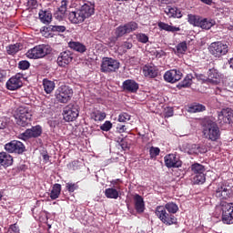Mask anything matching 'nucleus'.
<instances>
[{"mask_svg": "<svg viewBox=\"0 0 233 233\" xmlns=\"http://www.w3.org/2000/svg\"><path fill=\"white\" fill-rule=\"evenodd\" d=\"M202 127V133L205 139L216 142L221 137V131L219 130L217 122H214L211 119H205Z\"/></svg>", "mask_w": 233, "mask_h": 233, "instance_id": "obj_1", "label": "nucleus"}, {"mask_svg": "<svg viewBox=\"0 0 233 233\" xmlns=\"http://www.w3.org/2000/svg\"><path fill=\"white\" fill-rule=\"evenodd\" d=\"M187 21L193 26H198L202 28V30H210L214 25H216V20L212 18H203L196 15H188Z\"/></svg>", "mask_w": 233, "mask_h": 233, "instance_id": "obj_2", "label": "nucleus"}, {"mask_svg": "<svg viewBox=\"0 0 233 233\" xmlns=\"http://www.w3.org/2000/svg\"><path fill=\"white\" fill-rule=\"evenodd\" d=\"M15 123L17 126L25 127L31 123L32 113L30 107L19 106L15 115Z\"/></svg>", "mask_w": 233, "mask_h": 233, "instance_id": "obj_3", "label": "nucleus"}, {"mask_svg": "<svg viewBox=\"0 0 233 233\" xmlns=\"http://www.w3.org/2000/svg\"><path fill=\"white\" fill-rule=\"evenodd\" d=\"M155 216L162 222L164 225L171 226L177 225V218L175 217L170 212H167L163 206H157L155 208Z\"/></svg>", "mask_w": 233, "mask_h": 233, "instance_id": "obj_4", "label": "nucleus"}, {"mask_svg": "<svg viewBox=\"0 0 233 233\" xmlns=\"http://www.w3.org/2000/svg\"><path fill=\"white\" fill-rule=\"evenodd\" d=\"M51 53V48L47 45L35 46L29 49L26 53V56L29 59H42Z\"/></svg>", "mask_w": 233, "mask_h": 233, "instance_id": "obj_5", "label": "nucleus"}, {"mask_svg": "<svg viewBox=\"0 0 233 233\" xmlns=\"http://www.w3.org/2000/svg\"><path fill=\"white\" fill-rule=\"evenodd\" d=\"M55 96L58 103L66 104L72 99L73 89L66 85H62L56 90Z\"/></svg>", "mask_w": 233, "mask_h": 233, "instance_id": "obj_6", "label": "nucleus"}, {"mask_svg": "<svg viewBox=\"0 0 233 233\" xmlns=\"http://www.w3.org/2000/svg\"><path fill=\"white\" fill-rule=\"evenodd\" d=\"M221 221L224 225H233V202H220Z\"/></svg>", "mask_w": 233, "mask_h": 233, "instance_id": "obj_7", "label": "nucleus"}, {"mask_svg": "<svg viewBox=\"0 0 233 233\" xmlns=\"http://www.w3.org/2000/svg\"><path fill=\"white\" fill-rule=\"evenodd\" d=\"M208 51L216 58H221L223 56L228 55V46L223 42H213L208 46Z\"/></svg>", "mask_w": 233, "mask_h": 233, "instance_id": "obj_8", "label": "nucleus"}, {"mask_svg": "<svg viewBox=\"0 0 233 233\" xmlns=\"http://www.w3.org/2000/svg\"><path fill=\"white\" fill-rule=\"evenodd\" d=\"M120 68V62L112 57H104L101 64V72L104 74L115 73Z\"/></svg>", "mask_w": 233, "mask_h": 233, "instance_id": "obj_9", "label": "nucleus"}, {"mask_svg": "<svg viewBox=\"0 0 233 233\" xmlns=\"http://www.w3.org/2000/svg\"><path fill=\"white\" fill-rule=\"evenodd\" d=\"M79 116V106L74 104H68L63 109V118L64 121L73 122L77 119Z\"/></svg>", "mask_w": 233, "mask_h": 233, "instance_id": "obj_10", "label": "nucleus"}, {"mask_svg": "<svg viewBox=\"0 0 233 233\" xmlns=\"http://www.w3.org/2000/svg\"><path fill=\"white\" fill-rule=\"evenodd\" d=\"M231 188L223 182L217 185L214 192V196L218 198L220 201L228 200L231 197Z\"/></svg>", "mask_w": 233, "mask_h": 233, "instance_id": "obj_11", "label": "nucleus"}, {"mask_svg": "<svg viewBox=\"0 0 233 233\" xmlns=\"http://www.w3.org/2000/svg\"><path fill=\"white\" fill-rule=\"evenodd\" d=\"M5 149L8 154L21 155L25 152V146L21 141L13 140L5 145Z\"/></svg>", "mask_w": 233, "mask_h": 233, "instance_id": "obj_12", "label": "nucleus"}, {"mask_svg": "<svg viewBox=\"0 0 233 233\" xmlns=\"http://www.w3.org/2000/svg\"><path fill=\"white\" fill-rule=\"evenodd\" d=\"M218 123L221 126L233 125V109L222 108L218 113Z\"/></svg>", "mask_w": 233, "mask_h": 233, "instance_id": "obj_13", "label": "nucleus"}, {"mask_svg": "<svg viewBox=\"0 0 233 233\" xmlns=\"http://www.w3.org/2000/svg\"><path fill=\"white\" fill-rule=\"evenodd\" d=\"M165 167L167 168H180L183 166V162L179 157L175 154L166 155L164 157Z\"/></svg>", "mask_w": 233, "mask_h": 233, "instance_id": "obj_14", "label": "nucleus"}, {"mask_svg": "<svg viewBox=\"0 0 233 233\" xmlns=\"http://www.w3.org/2000/svg\"><path fill=\"white\" fill-rule=\"evenodd\" d=\"M23 75L22 74H16L15 76H13L9 80L6 82V88L10 91H15L22 87L23 86Z\"/></svg>", "mask_w": 233, "mask_h": 233, "instance_id": "obj_15", "label": "nucleus"}, {"mask_svg": "<svg viewBox=\"0 0 233 233\" xmlns=\"http://www.w3.org/2000/svg\"><path fill=\"white\" fill-rule=\"evenodd\" d=\"M43 128L41 126L37 125L33 127L32 128L26 129L24 133L21 134L23 139L28 138H37L42 136Z\"/></svg>", "mask_w": 233, "mask_h": 233, "instance_id": "obj_16", "label": "nucleus"}, {"mask_svg": "<svg viewBox=\"0 0 233 233\" xmlns=\"http://www.w3.org/2000/svg\"><path fill=\"white\" fill-rule=\"evenodd\" d=\"M73 60V54L71 51H63L57 56V65L61 67H66V66L70 65Z\"/></svg>", "mask_w": 233, "mask_h": 233, "instance_id": "obj_17", "label": "nucleus"}, {"mask_svg": "<svg viewBox=\"0 0 233 233\" xmlns=\"http://www.w3.org/2000/svg\"><path fill=\"white\" fill-rule=\"evenodd\" d=\"M183 76V74L179 70H168L164 75V80L167 83H177L178 82L181 77Z\"/></svg>", "mask_w": 233, "mask_h": 233, "instance_id": "obj_18", "label": "nucleus"}, {"mask_svg": "<svg viewBox=\"0 0 233 233\" xmlns=\"http://www.w3.org/2000/svg\"><path fill=\"white\" fill-rule=\"evenodd\" d=\"M222 75L219 71L216 68H211L208 71V79L207 83L211 85H218L221 83Z\"/></svg>", "mask_w": 233, "mask_h": 233, "instance_id": "obj_19", "label": "nucleus"}, {"mask_svg": "<svg viewBox=\"0 0 233 233\" xmlns=\"http://www.w3.org/2000/svg\"><path fill=\"white\" fill-rule=\"evenodd\" d=\"M79 10L84 18L88 19V17H92V15L96 14V5L90 2H87L84 4Z\"/></svg>", "mask_w": 233, "mask_h": 233, "instance_id": "obj_20", "label": "nucleus"}, {"mask_svg": "<svg viewBox=\"0 0 233 233\" xmlns=\"http://www.w3.org/2000/svg\"><path fill=\"white\" fill-rule=\"evenodd\" d=\"M122 88L125 92L136 93L139 89V84L132 79L125 80Z\"/></svg>", "mask_w": 233, "mask_h": 233, "instance_id": "obj_21", "label": "nucleus"}, {"mask_svg": "<svg viewBox=\"0 0 233 233\" xmlns=\"http://www.w3.org/2000/svg\"><path fill=\"white\" fill-rule=\"evenodd\" d=\"M134 206H135V210L139 215L143 214L146 210L144 198L139 194H135L134 196Z\"/></svg>", "mask_w": 233, "mask_h": 233, "instance_id": "obj_22", "label": "nucleus"}, {"mask_svg": "<svg viewBox=\"0 0 233 233\" xmlns=\"http://www.w3.org/2000/svg\"><path fill=\"white\" fill-rule=\"evenodd\" d=\"M38 17L44 25H50L52 23V9H42L38 13Z\"/></svg>", "mask_w": 233, "mask_h": 233, "instance_id": "obj_23", "label": "nucleus"}, {"mask_svg": "<svg viewBox=\"0 0 233 233\" xmlns=\"http://www.w3.org/2000/svg\"><path fill=\"white\" fill-rule=\"evenodd\" d=\"M68 19L74 25H78V23H83L85 21V16H83L80 9H77L69 13Z\"/></svg>", "mask_w": 233, "mask_h": 233, "instance_id": "obj_24", "label": "nucleus"}, {"mask_svg": "<svg viewBox=\"0 0 233 233\" xmlns=\"http://www.w3.org/2000/svg\"><path fill=\"white\" fill-rule=\"evenodd\" d=\"M69 5H70L69 0H62L60 2V4L58 5V11L56 14V17H57V19H63V17H65L68 10Z\"/></svg>", "mask_w": 233, "mask_h": 233, "instance_id": "obj_25", "label": "nucleus"}, {"mask_svg": "<svg viewBox=\"0 0 233 233\" xmlns=\"http://www.w3.org/2000/svg\"><path fill=\"white\" fill-rule=\"evenodd\" d=\"M14 163V157L6 152H0V165L5 168L9 167Z\"/></svg>", "mask_w": 233, "mask_h": 233, "instance_id": "obj_26", "label": "nucleus"}, {"mask_svg": "<svg viewBox=\"0 0 233 233\" xmlns=\"http://www.w3.org/2000/svg\"><path fill=\"white\" fill-rule=\"evenodd\" d=\"M143 74L146 77L156 78L159 74V69L156 66H145L143 67Z\"/></svg>", "mask_w": 233, "mask_h": 233, "instance_id": "obj_27", "label": "nucleus"}, {"mask_svg": "<svg viewBox=\"0 0 233 233\" xmlns=\"http://www.w3.org/2000/svg\"><path fill=\"white\" fill-rule=\"evenodd\" d=\"M165 14L168 15V17H177L179 19L180 17H183V14H181V10H179L177 7H172L170 5H167L165 10Z\"/></svg>", "mask_w": 233, "mask_h": 233, "instance_id": "obj_28", "label": "nucleus"}, {"mask_svg": "<svg viewBox=\"0 0 233 233\" xmlns=\"http://www.w3.org/2000/svg\"><path fill=\"white\" fill-rule=\"evenodd\" d=\"M68 47L71 48L74 51H76L80 54H84L86 52L87 48L80 42H69Z\"/></svg>", "mask_w": 233, "mask_h": 233, "instance_id": "obj_29", "label": "nucleus"}, {"mask_svg": "<svg viewBox=\"0 0 233 233\" xmlns=\"http://www.w3.org/2000/svg\"><path fill=\"white\" fill-rule=\"evenodd\" d=\"M206 111V106L198 103H193L187 107V112L191 114L200 113Z\"/></svg>", "mask_w": 233, "mask_h": 233, "instance_id": "obj_30", "label": "nucleus"}, {"mask_svg": "<svg viewBox=\"0 0 233 233\" xmlns=\"http://www.w3.org/2000/svg\"><path fill=\"white\" fill-rule=\"evenodd\" d=\"M163 208L167 213H171L173 215L177 214L179 210L178 206L175 202H167L163 206Z\"/></svg>", "mask_w": 233, "mask_h": 233, "instance_id": "obj_31", "label": "nucleus"}, {"mask_svg": "<svg viewBox=\"0 0 233 233\" xmlns=\"http://www.w3.org/2000/svg\"><path fill=\"white\" fill-rule=\"evenodd\" d=\"M191 172L193 173V176L205 175V172H206L205 166L199 163H194L193 165H191Z\"/></svg>", "mask_w": 233, "mask_h": 233, "instance_id": "obj_32", "label": "nucleus"}, {"mask_svg": "<svg viewBox=\"0 0 233 233\" xmlns=\"http://www.w3.org/2000/svg\"><path fill=\"white\" fill-rule=\"evenodd\" d=\"M61 184H55L53 185L52 190L50 192V198L51 200L58 199L61 194Z\"/></svg>", "mask_w": 233, "mask_h": 233, "instance_id": "obj_33", "label": "nucleus"}, {"mask_svg": "<svg viewBox=\"0 0 233 233\" xmlns=\"http://www.w3.org/2000/svg\"><path fill=\"white\" fill-rule=\"evenodd\" d=\"M22 48H23V46L21 43L10 45L9 46H6V53L7 55L14 56L16 53H18L20 50H22Z\"/></svg>", "mask_w": 233, "mask_h": 233, "instance_id": "obj_34", "label": "nucleus"}, {"mask_svg": "<svg viewBox=\"0 0 233 233\" xmlns=\"http://www.w3.org/2000/svg\"><path fill=\"white\" fill-rule=\"evenodd\" d=\"M104 195L108 199H117L119 196V192L117 191L116 188H106V190L104 191Z\"/></svg>", "mask_w": 233, "mask_h": 233, "instance_id": "obj_35", "label": "nucleus"}, {"mask_svg": "<svg viewBox=\"0 0 233 233\" xmlns=\"http://www.w3.org/2000/svg\"><path fill=\"white\" fill-rule=\"evenodd\" d=\"M43 86H44V90L46 94H50L51 92L54 91L56 85L54 81L48 80V79H44L42 81Z\"/></svg>", "mask_w": 233, "mask_h": 233, "instance_id": "obj_36", "label": "nucleus"}, {"mask_svg": "<svg viewBox=\"0 0 233 233\" xmlns=\"http://www.w3.org/2000/svg\"><path fill=\"white\" fill-rule=\"evenodd\" d=\"M188 46H187V43L184 41L177 44L176 46V49L173 48V51L175 52L176 55H185Z\"/></svg>", "mask_w": 233, "mask_h": 233, "instance_id": "obj_37", "label": "nucleus"}, {"mask_svg": "<svg viewBox=\"0 0 233 233\" xmlns=\"http://www.w3.org/2000/svg\"><path fill=\"white\" fill-rule=\"evenodd\" d=\"M91 117L95 121H104L106 117V114L105 112H101L99 110L92 112Z\"/></svg>", "mask_w": 233, "mask_h": 233, "instance_id": "obj_38", "label": "nucleus"}, {"mask_svg": "<svg viewBox=\"0 0 233 233\" xmlns=\"http://www.w3.org/2000/svg\"><path fill=\"white\" fill-rule=\"evenodd\" d=\"M193 78L194 76L191 74L187 75L185 79L179 84L180 88H188L192 84Z\"/></svg>", "mask_w": 233, "mask_h": 233, "instance_id": "obj_39", "label": "nucleus"}, {"mask_svg": "<svg viewBox=\"0 0 233 233\" xmlns=\"http://www.w3.org/2000/svg\"><path fill=\"white\" fill-rule=\"evenodd\" d=\"M117 30H137V23L136 22H129L123 25H119Z\"/></svg>", "mask_w": 233, "mask_h": 233, "instance_id": "obj_40", "label": "nucleus"}, {"mask_svg": "<svg viewBox=\"0 0 233 233\" xmlns=\"http://www.w3.org/2000/svg\"><path fill=\"white\" fill-rule=\"evenodd\" d=\"M129 33L127 30H116L114 33V35L111 36L110 40L112 43H116L118 38L122 37L123 35H127Z\"/></svg>", "mask_w": 233, "mask_h": 233, "instance_id": "obj_41", "label": "nucleus"}, {"mask_svg": "<svg viewBox=\"0 0 233 233\" xmlns=\"http://www.w3.org/2000/svg\"><path fill=\"white\" fill-rule=\"evenodd\" d=\"M192 182L194 185H202L203 183L206 182V176L205 174L201 175H194L192 178Z\"/></svg>", "mask_w": 233, "mask_h": 233, "instance_id": "obj_42", "label": "nucleus"}, {"mask_svg": "<svg viewBox=\"0 0 233 233\" xmlns=\"http://www.w3.org/2000/svg\"><path fill=\"white\" fill-rule=\"evenodd\" d=\"M186 153L189 155H198V145L196 144H187Z\"/></svg>", "mask_w": 233, "mask_h": 233, "instance_id": "obj_43", "label": "nucleus"}, {"mask_svg": "<svg viewBox=\"0 0 233 233\" xmlns=\"http://www.w3.org/2000/svg\"><path fill=\"white\" fill-rule=\"evenodd\" d=\"M159 155H160L159 147H156L154 146L149 147V158H151V159L156 158Z\"/></svg>", "mask_w": 233, "mask_h": 233, "instance_id": "obj_44", "label": "nucleus"}, {"mask_svg": "<svg viewBox=\"0 0 233 233\" xmlns=\"http://www.w3.org/2000/svg\"><path fill=\"white\" fill-rule=\"evenodd\" d=\"M136 37L137 41L142 44H147L149 41V36L143 33L137 34Z\"/></svg>", "mask_w": 233, "mask_h": 233, "instance_id": "obj_45", "label": "nucleus"}, {"mask_svg": "<svg viewBox=\"0 0 233 233\" xmlns=\"http://www.w3.org/2000/svg\"><path fill=\"white\" fill-rule=\"evenodd\" d=\"M39 6L37 0H28L26 2V7L28 10H35Z\"/></svg>", "mask_w": 233, "mask_h": 233, "instance_id": "obj_46", "label": "nucleus"}, {"mask_svg": "<svg viewBox=\"0 0 233 233\" xmlns=\"http://www.w3.org/2000/svg\"><path fill=\"white\" fill-rule=\"evenodd\" d=\"M30 62H28L27 60H21L18 62V68L21 70H27L28 68H30Z\"/></svg>", "mask_w": 233, "mask_h": 233, "instance_id": "obj_47", "label": "nucleus"}, {"mask_svg": "<svg viewBox=\"0 0 233 233\" xmlns=\"http://www.w3.org/2000/svg\"><path fill=\"white\" fill-rule=\"evenodd\" d=\"M66 188L67 192L73 193L78 189V185L76 183H66Z\"/></svg>", "mask_w": 233, "mask_h": 233, "instance_id": "obj_48", "label": "nucleus"}, {"mask_svg": "<svg viewBox=\"0 0 233 233\" xmlns=\"http://www.w3.org/2000/svg\"><path fill=\"white\" fill-rule=\"evenodd\" d=\"M118 121L120 123H125L127 121H130V115L128 113H121L118 116Z\"/></svg>", "mask_w": 233, "mask_h": 233, "instance_id": "obj_49", "label": "nucleus"}, {"mask_svg": "<svg viewBox=\"0 0 233 233\" xmlns=\"http://www.w3.org/2000/svg\"><path fill=\"white\" fill-rule=\"evenodd\" d=\"M112 122L106 121L103 123V125L100 127V130L108 132L112 129Z\"/></svg>", "mask_w": 233, "mask_h": 233, "instance_id": "obj_50", "label": "nucleus"}, {"mask_svg": "<svg viewBox=\"0 0 233 233\" xmlns=\"http://www.w3.org/2000/svg\"><path fill=\"white\" fill-rule=\"evenodd\" d=\"M207 152H208V146L198 145L197 155H198V154H206Z\"/></svg>", "mask_w": 233, "mask_h": 233, "instance_id": "obj_51", "label": "nucleus"}, {"mask_svg": "<svg viewBox=\"0 0 233 233\" xmlns=\"http://www.w3.org/2000/svg\"><path fill=\"white\" fill-rule=\"evenodd\" d=\"M158 28H160V30H174L172 26L163 22L158 23Z\"/></svg>", "mask_w": 233, "mask_h": 233, "instance_id": "obj_52", "label": "nucleus"}, {"mask_svg": "<svg viewBox=\"0 0 233 233\" xmlns=\"http://www.w3.org/2000/svg\"><path fill=\"white\" fill-rule=\"evenodd\" d=\"M9 232L10 233H20L19 226H17L16 223L11 225L10 228H9Z\"/></svg>", "mask_w": 233, "mask_h": 233, "instance_id": "obj_53", "label": "nucleus"}, {"mask_svg": "<svg viewBox=\"0 0 233 233\" xmlns=\"http://www.w3.org/2000/svg\"><path fill=\"white\" fill-rule=\"evenodd\" d=\"M154 55H155V57H157L158 59H160L164 56H167L166 51H163V50L155 51Z\"/></svg>", "mask_w": 233, "mask_h": 233, "instance_id": "obj_54", "label": "nucleus"}, {"mask_svg": "<svg viewBox=\"0 0 233 233\" xmlns=\"http://www.w3.org/2000/svg\"><path fill=\"white\" fill-rule=\"evenodd\" d=\"M6 80V71L0 70V83H5Z\"/></svg>", "mask_w": 233, "mask_h": 233, "instance_id": "obj_55", "label": "nucleus"}, {"mask_svg": "<svg viewBox=\"0 0 233 233\" xmlns=\"http://www.w3.org/2000/svg\"><path fill=\"white\" fill-rule=\"evenodd\" d=\"M116 129L120 134L127 132V127L124 125H118Z\"/></svg>", "mask_w": 233, "mask_h": 233, "instance_id": "obj_56", "label": "nucleus"}, {"mask_svg": "<svg viewBox=\"0 0 233 233\" xmlns=\"http://www.w3.org/2000/svg\"><path fill=\"white\" fill-rule=\"evenodd\" d=\"M226 91V89H221L217 87L216 88V95H220L221 96H224V92Z\"/></svg>", "mask_w": 233, "mask_h": 233, "instance_id": "obj_57", "label": "nucleus"}, {"mask_svg": "<svg viewBox=\"0 0 233 233\" xmlns=\"http://www.w3.org/2000/svg\"><path fill=\"white\" fill-rule=\"evenodd\" d=\"M51 30H66V27H65L63 25H61V26H59V25H53Z\"/></svg>", "mask_w": 233, "mask_h": 233, "instance_id": "obj_58", "label": "nucleus"}, {"mask_svg": "<svg viewBox=\"0 0 233 233\" xmlns=\"http://www.w3.org/2000/svg\"><path fill=\"white\" fill-rule=\"evenodd\" d=\"M124 46H125L126 48H127V50H130V49H132V47H133V44H132V43H129V42H126V43L124 44Z\"/></svg>", "mask_w": 233, "mask_h": 233, "instance_id": "obj_59", "label": "nucleus"}, {"mask_svg": "<svg viewBox=\"0 0 233 233\" xmlns=\"http://www.w3.org/2000/svg\"><path fill=\"white\" fill-rule=\"evenodd\" d=\"M173 116V110L172 109H168L166 113H165V116L166 117H170Z\"/></svg>", "mask_w": 233, "mask_h": 233, "instance_id": "obj_60", "label": "nucleus"}, {"mask_svg": "<svg viewBox=\"0 0 233 233\" xmlns=\"http://www.w3.org/2000/svg\"><path fill=\"white\" fill-rule=\"evenodd\" d=\"M42 158H44V161H45L46 163H48V162H49L50 156L47 155V154H45L44 156H42Z\"/></svg>", "mask_w": 233, "mask_h": 233, "instance_id": "obj_61", "label": "nucleus"}, {"mask_svg": "<svg viewBox=\"0 0 233 233\" xmlns=\"http://www.w3.org/2000/svg\"><path fill=\"white\" fill-rule=\"evenodd\" d=\"M120 147H122L123 149L127 148V144L125 143L124 141H121L120 142Z\"/></svg>", "mask_w": 233, "mask_h": 233, "instance_id": "obj_62", "label": "nucleus"}, {"mask_svg": "<svg viewBox=\"0 0 233 233\" xmlns=\"http://www.w3.org/2000/svg\"><path fill=\"white\" fill-rule=\"evenodd\" d=\"M228 63L230 68L233 69V57H231L229 60H228Z\"/></svg>", "mask_w": 233, "mask_h": 233, "instance_id": "obj_63", "label": "nucleus"}, {"mask_svg": "<svg viewBox=\"0 0 233 233\" xmlns=\"http://www.w3.org/2000/svg\"><path fill=\"white\" fill-rule=\"evenodd\" d=\"M202 3H205L206 5H212V0H201Z\"/></svg>", "mask_w": 233, "mask_h": 233, "instance_id": "obj_64", "label": "nucleus"}]
</instances>
